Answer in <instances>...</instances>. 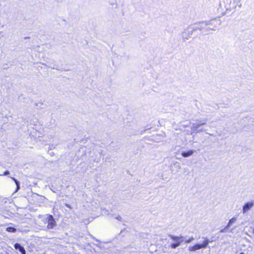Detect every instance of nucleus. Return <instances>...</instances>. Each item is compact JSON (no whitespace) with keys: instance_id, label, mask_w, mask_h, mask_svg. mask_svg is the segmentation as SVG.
<instances>
[{"instance_id":"f257e3e1","label":"nucleus","mask_w":254,"mask_h":254,"mask_svg":"<svg viewBox=\"0 0 254 254\" xmlns=\"http://www.w3.org/2000/svg\"><path fill=\"white\" fill-rule=\"evenodd\" d=\"M204 239L202 244H196L193 246L189 247V251L190 252H195L201 249H205L207 247L209 243L213 241V240H209L207 238H202Z\"/></svg>"},{"instance_id":"f03ea898","label":"nucleus","mask_w":254,"mask_h":254,"mask_svg":"<svg viewBox=\"0 0 254 254\" xmlns=\"http://www.w3.org/2000/svg\"><path fill=\"white\" fill-rule=\"evenodd\" d=\"M194 25L195 29L199 30L202 33H207L210 31L211 28L208 25L207 21L200 22Z\"/></svg>"},{"instance_id":"7ed1b4c3","label":"nucleus","mask_w":254,"mask_h":254,"mask_svg":"<svg viewBox=\"0 0 254 254\" xmlns=\"http://www.w3.org/2000/svg\"><path fill=\"white\" fill-rule=\"evenodd\" d=\"M195 31H196V30L195 29V27L194 25L188 27L184 30L182 33V37L183 41H185L186 40L190 38L193 34V32Z\"/></svg>"},{"instance_id":"20e7f679","label":"nucleus","mask_w":254,"mask_h":254,"mask_svg":"<svg viewBox=\"0 0 254 254\" xmlns=\"http://www.w3.org/2000/svg\"><path fill=\"white\" fill-rule=\"evenodd\" d=\"M169 237L175 242V243H172L171 245V247L172 249H176V248L180 246L181 244L184 241L183 236L178 237L172 235H170Z\"/></svg>"},{"instance_id":"39448f33","label":"nucleus","mask_w":254,"mask_h":254,"mask_svg":"<svg viewBox=\"0 0 254 254\" xmlns=\"http://www.w3.org/2000/svg\"><path fill=\"white\" fill-rule=\"evenodd\" d=\"M207 122V119H204L202 120L198 121L197 123L192 124L191 128L193 131L195 133L203 131L202 129H199V128L202 125H205Z\"/></svg>"},{"instance_id":"423d86ee","label":"nucleus","mask_w":254,"mask_h":254,"mask_svg":"<svg viewBox=\"0 0 254 254\" xmlns=\"http://www.w3.org/2000/svg\"><path fill=\"white\" fill-rule=\"evenodd\" d=\"M237 6L239 8L242 7L241 0H233L232 4H231L230 2L229 4L226 5L225 7L227 10L231 11L233 9H235Z\"/></svg>"},{"instance_id":"0eeeda50","label":"nucleus","mask_w":254,"mask_h":254,"mask_svg":"<svg viewBox=\"0 0 254 254\" xmlns=\"http://www.w3.org/2000/svg\"><path fill=\"white\" fill-rule=\"evenodd\" d=\"M208 25H212V27L209 26L210 30L215 31L220 25L221 21L219 19H212L207 21Z\"/></svg>"},{"instance_id":"6e6552de","label":"nucleus","mask_w":254,"mask_h":254,"mask_svg":"<svg viewBox=\"0 0 254 254\" xmlns=\"http://www.w3.org/2000/svg\"><path fill=\"white\" fill-rule=\"evenodd\" d=\"M47 219L48 222L47 229H53L56 226V222L54 217L51 215H48Z\"/></svg>"},{"instance_id":"1a4fd4ad","label":"nucleus","mask_w":254,"mask_h":254,"mask_svg":"<svg viewBox=\"0 0 254 254\" xmlns=\"http://www.w3.org/2000/svg\"><path fill=\"white\" fill-rule=\"evenodd\" d=\"M254 202L253 201H249L245 203L243 206V213L245 214L254 206Z\"/></svg>"},{"instance_id":"9d476101","label":"nucleus","mask_w":254,"mask_h":254,"mask_svg":"<svg viewBox=\"0 0 254 254\" xmlns=\"http://www.w3.org/2000/svg\"><path fill=\"white\" fill-rule=\"evenodd\" d=\"M14 248L18 251L21 254H26V251L23 246L19 243H16L14 245Z\"/></svg>"},{"instance_id":"9b49d317","label":"nucleus","mask_w":254,"mask_h":254,"mask_svg":"<svg viewBox=\"0 0 254 254\" xmlns=\"http://www.w3.org/2000/svg\"><path fill=\"white\" fill-rule=\"evenodd\" d=\"M193 153H194V151L193 150H190L187 151H183V152H182V155L184 157H190L191 155H192Z\"/></svg>"},{"instance_id":"f8f14e48","label":"nucleus","mask_w":254,"mask_h":254,"mask_svg":"<svg viewBox=\"0 0 254 254\" xmlns=\"http://www.w3.org/2000/svg\"><path fill=\"white\" fill-rule=\"evenodd\" d=\"M11 179L15 182L16 185V191H18L20 189V182L15 178L11 177Z\"/></svg>"},{"instance_id":"ddd939ff","label":"nucleus","mask_w":254,"mask_h":254,"mask_svg":"<svg viewBox=\"0 0 254 254\" xmlns=\"http://www.w3.org/2000/svg\"><path fill=\"white\" fill-rule=\"evenodd\" d=\"M236 220H237V218L235 217H234L232 218H231V219H230L229 221V222L227 224L228 227H230L232 225V224H233L234 223H235L236 221Z\"/></svg>"},{"instance_id":"4468645a","label":"nucleus","mask_w":254,"mask_h":254,"mask_svg":"<svg viewBox=\"0 0 254 254\" xmlns=\"http://www.w3.org/2000/svg\"><path fill=\"white\" fill-rule=\"evenodd\" d=\"M6 231L8 232L14 233L16 231V229L13 227H8L6 228Z\"/></svg>"},{"instance_id":"2eb2a0df","label":"nucleus","mask_w":254,"mask_h":254,"mask_svg":"<svg viewBox=\"0 0 254 254\" xmlns=\"http://www.w3.org/2000/svg\"><path fill=\"white\" fill-rule=\"evenodd\" d=\"M229 227H228V226L227 225L225 228H224L223 229H222L220 230V233H225V232H227V229L229 228Z\"/></svg>"},{"instance_id":"dca6fc26","label":"nucleus","mask_w":254,"mask_h":254,"mask_svg":"<svg viewBox=\"0 0 254 254\" xmlns=\"http://www.w3.org/2000/svg\"><path fill=\"white\" fill-rule=\"evenodd\" d=\"M174 165L177 168H178V169H181V166L180 165V164L178 162H176L174 164Z\"/></svg>"},{"instance_id":"f3484780","label":"nucleus","mask_w":254,"mask_h":254,"mask_svg":"<svg viewBox=\"0 0 254 254\" xmlns=\"http://www.w3.org/2000/svg\"><path fill=\"white\" fill-rule=\"evenodd\" d=\"M193 238L192 237H191V238H190L188 240H187L186 241H185V243H190L192 240H193Z\"/></svg>"},{"instance_id":"a211bd4d","label":"nucleus","mask_w":254,"mask_h":254,"mask_svg":"<svg viewBox=\"0 0 254 254\" xmlns=\"http://www.w3.org/2000/svg\"><path fill=\"white\" fill-rule=\"evenodd\" d=\"M116 219L118 220L119 221H122V217L119 215L116 217Z\"/></svg>"},{"instance_id":"6ab92c4d","label":"nucleus","mask_w":254,"mask_h":254,"mask_svg":"<svg viewBox=\"0 0 254 254\" xmlns=\"http://www.w3.org/2000/svg\"><path fill=\"white\" fill-rule=\"evenodd\" d=\"M9 174V172L8 171H5L4 173H3V175H7Z\"/></svg>"},{"instance_id":"aec40b11","label":"nucleus","mask_w":254,"mask_h":254,"mask_svg":"<svg viewBox=\"0 0 254 254\" xmlns=\"http://www.w3.org/2000/svg\"><path fill=\"white\" fill-rule=\"evenodd\" d=\"M50 147L51 149H52V148H54L55 146H54V144H52L50 145Z\"/></svg>"},{"instance_id":"412c9836","label":"nucleus","mask_w":254,"mask_h":254,"mask_svg":"<svg viewBox=\"0 0 254 254\" xmlns=\"http://www.w3.org/2000/svg\"><path fill=\"white\" fill-rule=\"evenodd\" d=\"M99 161H100V158H98L96 160H94V161L96 162H99Z\"/></svg>"},{"instance_id":"4be33fe9","label":"nucleus","mask_w":254,"mask_h":254,"mask_svg":"<svg viewBox=\"0 0 254 254\" xmlns=\"http://www.w3.org/2000/svg\"><path fill=\"white\" fill-rule=\"evenodd\" d=\"M65 206H66L67 207L70 208V205H69V204H65Z\"/></svg>"},{"instance_id":"5701e85b","label":"nucleus","mask_w":254,"mask_h":254,"mask_svg":"<svg viewBox=\"0 0 254 254\" xmlns=\"http://www.w3.org/2000/svg\"><path fill=\"white\" fill-rule=\"evenodd\" d=\"M53 69H58L57 67H51Z\"/></svg>"},{"instance_id":"b1692460","label":"nucleus","mask_w":254,"mask_h":254,"mask_svg":"<svg viewBox=\"0 0 254 254\" xmlns=\"http://www.w3.org/2000/svg\"><path fill=\"white\" fill-rule=\"evenodd\" d=\"M102 152V150H100V151H99V153L101 154Z\"/></svg>"},{"instance_id":"393cba45","label":"nucleus","mask_w":254,"mask_h":254,"mask_svg":"<svg viewBox=\"0 0 254 254\" xmlns=\"http://www.w3.org/2000/svg\"><path fill=\"white\" fill-rule=\"evenodd\" d=\"M209 26H211V27H212V25H209Z\"/></svg>"},{"instance_id":"a878e982","label":"nucleus","mask_w":254,"mask_h":254,"mask_svg":"<svg viewBox=\"0 0 254 254\" xmlns=\"http://www.w3.org/2000/svg\"><path fill=\"white\" fill-rule=\"evenodd\" d=\"M240 254H244L243 253H241Z\"/></svg>"},{"instance_id":"bb28decb","label":"nucleus","mask_w":254,"mask_h":254,"mask_svg":"<svg viewBox=\"0 0 254 254\" xmlns=\"http://www.w3.org/2000/svg\"><path fill=\"white\" fill-rule=\"evenodd\" d=\"M253 233H254V229L253 230Z\"/></svg>"}]
</instances>
